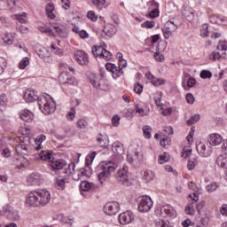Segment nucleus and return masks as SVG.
<instances>
[{
    "label": "nucleus",
    "mask_w": 227,
    "mask_h": 227,
    "mask_svg": "<svg viewBox=\"0 0 227 227\" xmlns=\"http://www.w3.org/2000/svg\"><path fill=\"white\" fill-rule=\"evenodd\" d=\"M38 157L41 160L46 162H52L54 160V153L51 151H42L38 153Z\"/></svg>",
    "instance_id": "nucleus-26"
},
{
    "label": "nucleus",
    "mask_w": 227,
    "mask_h": 227,
    "mask_svg": "<svg viewBox=\"0 0 227 227\" xmlns=\"http://www.w3.org/2000/svg\"><path fill=\"white\" fill-rule=\"evenodd\" d=\"M178 26L173 21H167L162 28L165 40H169L173 36V33H176Z\"/></svg>",
    "instance_id": "nucleus-10"
},
{
    "label": "nucleus",
    "mask_w": 227,
    "mask_h": 227,
    "mask_svg": "<svg viewBox=\"0 0 227 227\" xmlns=\"http://www.w3.org/2000/svg\"><path fill=\"white\" fill-rule=\"evenodd\" d=\"M98 169L99 171L98 180L100 184H104L106 179L109 178L116 171V165L113 161H103L98 165Z\"/></svg>",
    "instance_id": "nucleus-3"
},
{
    "label": "nucleus",
    "mask_w": 227,
    "mask_h": 227,
    "mask_svg": "<svg viewBox=\"0 0 227 227\" xmlns=\"http://www.w3.org/2000/svg\"><path fill=\"white\" fill-rule=\"evenodd\" d=\"M6 59H4V58H0V74H3V72L6 70Z\"/></svg>",
    "instance_id": "nucleus-61"
},
{
    "label": "nucleus",
    "mask_w": 227,
    "mask_h": 227,
    "mask_svg": "<svg viewBox=\"0 0 227 227\" xmlns=\"http://www.w3.org/2000/svg\"><path fill=\"white\" fill-rule=\"evenodd\" d=\"M112 150L114 153H116L117 155H123V153H125V150L123 149V145L119 141L114 142L113 144Z\"/></svg>",
    "instance_id": "nucleus-30"
},
{
    "label": "nucleus",
    "mask_w": 227,
    "mask_h": 227,
    "mask_svg": "<svg viewBox=\"0 0 227 227\" xmlns=\"http://www.w3.org/2000/svg\"><path fill=\"white\" fill-rule=\"evenodd\" d=\"M138 205V212L145 214L146 212H150L152 210V207H153V200L148 195H143L137 199Z\"/></svg>",
    "instance_id": "nucleus-6"
},
{
    "label": "nucleus",
    "mask_w": 227,
    "mask_h": 227,
    "mask_svg": "<svg viewBox=\"0 0 227 227\" xmlns=\"http://www.w3.org/2000/svg\"><path fill=\"white\" fill-rule=\"evenodd\" d=\"M38 31H40V33H44L45 35H47L48 36H54V32L52 31V28L47 27V26H39L38 27Z\"/></svg>",
    "instance_id": "nucleus-41"
},
{
    "label": "nucleus",
    "mask_w": 227,
    "mask_h": 227,
    "mask_svg": "<svg viewBox=\"0 0 227 227\" xmlns=\"http://www.w3.org/2000/svg\"><path fill=\"white\" fill-rule=\"evenodd\" d=\"M2 214L11 221H19V219H20L19 211L13 209V207H10L9 205L3 207Z\"/></svg>",
    "instance_id": "nucleus-11"
},
{
    "label": "nucleus",
    "mask_w": 227,
    "mask_h": 227,
    "mask_svg": "<svg viewBox=\"0 0 227 227\" xmlns=\"http://www.w3.org/2000/svg\"><path fill=\"white\" fill-rule=\"evenodd\" d=\"M169 153H163L162 154L159 155L158 161L160 164H166V162H169Z\"/></svg>",
    "instance_id": "nucleus-43"
},
{
    "label": "nucleus",
    "mask_w": 227,
    "mask_h": 227,
    "mask_svg": "<svg viewBox=\"0 0 227 227\" xmlns=\"http://www.w3.org/2000/svg\"><path fill=\"white\" fill-rule=\"evenodd\" d=\"M147 81H150L153 86H162L166 82V80L162 78H156L152 73L145 74Z\"/></svg>",
    "instance_id": "nucleus-24"
},
{
    "label": "nucleus",
    "mask_w": 227,
    "mask_h": 227,
    "mask_svg": "<svg viewBox=\"0 0 227 227\" xmlns=\"http://www.w3.org/2000/svg\"><path fill=\"white\" fill-rule=\"evenodd\" d=\"M23 98L26 102H36V100H40V97H38V92L33 89H27L24 91Z\"/></svg>",
    "instance_id": "nucleus-17"
},
{
    "label": "nucleus",
    "mask_w": 227,
    "mask_h": 227,
    "mask_svg": "<svg viewBox=\"0 0 227 227\" xmlns=\"http://www.w3.org/2000/svg\"><path fill=\"white\" fill-rule=\"evenodd\" d=\"M143 132L146 139H150V137H152V128L150 126H144Z\"/></svg>",
    "instance_id": "nucleus-52"
},
{
    "label": "nucleus",
    "mask_w": 227,
    "mask_h": 227,
    "mask_svg": "<svg viewBox=\"0 0 227 227\" xmlns=\"http://www.w3.org/2000/svg\"><path fill=\"white\" fill-rule=\"evenodd\" d=\"M92 187H93V184L88 181H83L80 184V189L84 192L91 191Z\"/></svg>",
    "instance_id": "nucleus-46"
},
{
    "label": "nucleus",
    "mask_w": 227,
    "mask_h": 227,
    "mask_svg": "<svg viewBox=\"0 0 227 227\" xmlns=\"http://www.w3.org/2000/svg\"><path fill=\"white\" fill-rule=\"evenodd\" d=\"M142 178L144 182L148 184V182H152V180L155 178V172L152 170H145L142 173Z\"/></svg>",
    "instance_id": "nucleus-34"
},
{
    "label": "nucleus",
    "mask_w": 227,
    "mask_h": 227,
    "mask_svg": "<svg viewBox=\"0 0 227 227\" xmlns=\"http://www.w3.org/2000/svg\"><path fill=\"white\" fill-rule=\"evenodd\" d=\"M38 104L39 109L43 114H52L56 111V103L49 95L41 96Z\"/></svg>",
    "instance_id": "nucleus-4"
},
{
    "label": "nucleus",
    "mask_w": 227,
    "mask_h": 227,
    "mask_svg": "<svg viewBox=\"0 0 227 227\" xmlns=\"http://www.w3.org/2000/svg\"><path fill=\"white\" fill-rule=\"evenodd\" d=\"M87 17L88 19H90V20H92V22H97V20H98V16H97V14H95V12L93 11H89L87 12Z\"/></svg>",
    "instance_id": "nucleus-60"
},
{
    "label": "nucleus",
    "mask_w": 227,
    "mask_h": 227,
    "mask_svg": "<svg viewBox=\"0 0 227 227\" xmlns=\"http://www.w3.org/2000/svg\"><path fill=\"white\" fill-rule=\"evenodd\" d=\"M56 220L59 221V223H61L65 226H72V224H74V218L64 217V218H56Z\"/></svg>",
    "instance_id": "nucleus-45"
},
{
    "label": "nucleus",
    "mask_w": 227,
    "mask_h": 227,
    "mask_svg": "<svg viewBox=\"0 0 227 227\" xmlns=\"http://www.w3.org/2000/svg\"><path fill=\"white\" fill-rule=\"evenodd\" d=\"M127 159L129 164H134V162H138L139 164H141V162H143V154L139 153H135V157H132V155L128 154Z\"/></svg>",
    "instance_id": "nucleus-32"
},
{
    "label": "nucleus",
    "mask_w": 227,
    "mask_h": 227,
    "mask_svg": "<svg viewBox=\"0 0 227 227\" xmlns=\"http://www.w3.org/2000/svg\"><path fill=\"white\" fill-rule=\"evenodd\" d=\"M184 212L187 214V215H194L196 212L194 210V202L188 204L184 208Z\"/></svg>",
    "instance_id": "nucleus-48"
},
{
    "label": "nucleus",
    "mask_w": 227,
    "mask_h": 227,
    "mask_svg": "<svg viewBox=\"0 0 227 227\" xmlns=\"http://www.w3.org/2000/svg\"><path fill=\"white\" fill-rule=\"evenodd\" d=\"M200 121V114H194L188 121H186V125H194Z\"/></svg>",
    "instance_id": "nucleus-51"
},
{
    "label": "nucleus",
    "mask_w": 227,
    "mask_h": 227,
    "mask_svg": "<svg viewBox=\"0 0 227 227\" xmlns=\"http://www.w3.org/2000/svg\"><path fill=\"white\" fill-rule=\"evenodd\" d=\"M200 79H211L212 72L208 70H202L200 74Z\"/></svg>",
    "instance_id": "nucleus-56"
},
{
    "label": "nucleus",
    "mask_w": 227,
    "mask_h": 227,
    "mask_svg": "<svg viewBox=\"0 0 227 227\" xmlns=\"http://www.w3.org/2000/svg\"><path fill=\"white\" fill-rule=\"evenodd\" d=\"M92 54L95 58L105 59V61H111L113 59V54L100 45H94L92 47Z\"/></svg>",
    "instance_id": "nucleus-7"
},
{
    "label": "nucleus",
    "mask_w": 227,
    "mask_h": 227,
    "mask_svg": "<svg viewBox=\"0 0 227 227\" xmlns=\"http://www.w3.org/2000/svg\"><path fill=\"white\" fill-rule=\"evenodd\" d=\"M209 21L212 24H223V26H227V18L224 16H217L213 14L209 17Z\"/></svg>",
    "instance_id": "nucleus-27"
},
{
    "label": "nucleus",
    "mask_w": 227,
    "mask_h": 227,
    "mask_svg": "<svg viewBox=\"0 0 227 227\" xmlns=\"http://www.w3.org/2000/svg\"><path fill=\"white\" fill-rule=\"evenodd\" d=\"M50 165L53 169H63L67 166V162L63 160H53L50 162Z\"/></svg>",
    "instance_id": "nucleus-35"
},
{
    "label": "nucleus",
    "mask_w": 227,
    "mask_h": 227,
    "mask_svg": "<svg viewBox=\"0 0 227 227\" xmlns=\"http://www.w3.org/2000/svg\"><path fill=\"white\" fill-rule=\"evenodd\" d=\"M221 151L227 154V138L223 139L221 145Z\"/></svg>",
    "instance_id": "nucleus-64"
},
{
    "label": "nucleus",
    "mask_w": 227,
    "mask_h": 227,
    "mask_svg": "<svg viewBox=\"0 0 227 227\" xmlns=\"http://www.w3.org/2000/svg\"><path fill=\"white\" fill-rule=\"evenodd\" d=\"M29 65V58L24 57L19 63V69L24 70Z\"/></svg>",
    "instance_id": "nucleus-49"
},
{
    "label": "nucleus",
    "mask_w": 227,
    "mask_h": 227,
    "mask_svg": "<svg viewBox=\"0 0 227 227\" xmlns=\"http://www.w3.org/2000/svg\"><path fill=\"white\" fill-rule=\"evenodd\" d=\"M136 113L139 114V116H148L150 114V108L148 106H141V105L135 106Z\"/></svg>",
    "instance_id": "nucleus-31"
},
{
    "label": "nucleus",
    "mask_w": 227,
    "mask_h": 227,
    "mask_svg": "<svg viewBox=\"0 0 227 227\" xmlns=\"http://www.w3.org/2000/svg\"><path fill=\"white\" fill-rule=\"evenodd\" d=\"M216 165L218 168H222L223 169H227V154H220L216 159Z\"/></svg>",
    "instance_id": "nucleus-29"
},
{
    "label": "nucleus",
    "mask_w": 227,
    "mask_h": 227,
    "mask_svg": "<svg viewBox=\"0 0 227 227\" xmlns=\"http://www.w3.org/2000/svg\"><path fill=\"white\" fill-rule=\"evenodd\" d=\"M224 139L218 133H212L208 136L207 141L211 146H219Z\"/></svg>",
    "instance_id": "nucleus-20"
},
{
    "label": "nucleus",
    "mask_w": 227,
    "mask_h": 227,
    "mask_svg": "<svg viewBox=\"0 0 227 227\" xmlns=\"http://www.w3.org/2000/svg\"><path fill=\"white\" fill-rule=\"evenodd\" d=\"M59 81L61 84H71L72 86H77L79 82L75 77L72 76L68 72H63L59 75Z\"/></svg>",
    "instance_id": "nucleus-12"
},
{
    "label": "nucleus",
    "mask_w": 227,
    "mask_h": 227,
    "mask_svg": "<svg viewBox=\"0 0 227 227\" xmlns=\"http://www.w3.org/2000/svg\"><path fill=\"white\" fill-rule=\"evenodd\" d=\"M112 75L114 77V79H118V77H121V75H123V69H121V67H118L115 66V67H114V70L112 71Z\"/></svg>",
    "instance_id": "nucleus-44"
},
{
    "label": "nucleus",
    "mask_w": 227,
    "mask_h": 227,
    "mask_svg": "<svg viewBox=\"0 0 227 227\" xmlns=\"http://www.w3.org/2000/svg\"><path fill=\"white\" fill-rule=\"evenodd\" d=\"M45 12H46L48 19H51V20L56 19V15L54 14V4L49 3L45 6Z\"/></svg>",
    "instance_id": "nucleus-36"
},
{
    "label": "nucleus",
    "mask_w": 227,
    "mask_h": 227,
    "mask_svg": "<svg viewBox=\"0 0 227 227\" xmlns=\"http://www.w3.org/2000/svg\"><path fill=\"white\" fill-rule=\"evenodd\" d=\"M47 139V137L45 135H39L35 139V150L38 152V150H42L43 146L42 145V143Z\"/></svg>",
    "instance_id": "nucleus-37"
},
{
    "label": "nucleus",
    "mask_w": 227,
    "mask_h": 227,
    "mask_svg": "<svg viewBox=\"0 0 227 227\" xmlns=\"http://www.w3.org/2000/svg\"><path fill=\"white\" fill-rule=\"evenodd\" d=\"M65 175L71 176L73 180H80V176L77 174V169H75V163H70L67 168L65 169Z\"/></svg>",
    "instance_id": "nucleus-19"
},
{
    "label": "nucleus",
    "mask_w": 227,
    "mask_h": 227,
    "mask_svg": "<svg viewBox=\"0 0 227 227\" xmlns=\"http://www.w3.org/2000/svg\"><path fill=\"white\" fill-rule=\"evenodd\" d=\"M65 185H67V177L63 176H58L54 179V186L58 191H65Z\"/></svg>",
    "instance_id": "nucleus-23"
},
{
    "label": "nucleus",
    "mask_w": 227,
    "mask_h": 227,
    "mask_svg": "<svg viewBox=\"0 0 227 227\" xmlns=\"http://www.w3.org/2000/svg\"><path fill=\"white\" fill-rule=\"evenodd\" d=\"M142 27H146L147 29H152L153 27H155V21H145L142 23Z\"/></svg>",
    "instance_id": "nucleus-62"
},
{
    "label": "nucleus",
    "mask_w": 227,
    "mask_h": 227,
    "mask_svg": "<svg viewBox=\"0 0 227 227\" xmlns=\"http://www.w3.org/2000/svg\"><path fill=\"white\" fill-rule=\"evenodd\" d=\"M196 164H198V160L196 158L190 160L187 164V169H189V171H192V169L196 168Z\"/></svg>",
    "instance_id": "nucleus-59"
},
{
    "label": "nucleus",
    "mask_w": 227,
    "mask_h": 227,
    "mask_svg": "<svg viewBox=\"0 0 227 227\" xmlns=\"http://www.w3.org/2000/svg\"><path fill=\"white\" fill-rule=\"evenodd\" d=\"M223 58V55L219 51H212L209 54V59H212L213 61H217V59H221Z\"/></svg>",
    "instance_id": "nucleus-54"
},
{
    "label": "nucleus",
    "mask_w": 227,
    "mask_h": 227,
    "mask_svg": "<svg viewBox=\"0 0 227 227\" xmlns=\"http://www.w3.org/2000/svg\"><path fill=\"white\" fill-rule=\"evenodd\" d=\"M36 53L39 56V58H41V59H43L46 62L51 61V51L47 50L45 47L41 46L37 50Z\"/></svg>",
    "instance_id": "nucleus-25"
},
{
    "label": "nucleus",
    "mask_w": 227,
    "mask_h": 227,
    "mask_svg": "<svg viewBox=\"0 0 227 227\" xmlns=\"http://www.w3.org/2000/svg\"><path fill=\"white\" fill-rule=\"evenodd\" d=\"M66 118L68 120V121H74V118H75V108H71L66 115Z\"/></svg>",
    "instance_id": "nucleus-58"
},
{
    "label": "nucleus",
    "mask_w": 227,
    "mask_h": 227,
    "mask_svg": "<svg viewBox=\"0 0 227 227\" xmlns=\"http://www.w3.org/2000/svg\"><path fill=\"white\" fill-rule=\"evenodd\" d=\"M194 128H192L188 136L186 137L187 144L184 145L182 153V157H184V159H187L188 155H191L192 152V148L191 147V145L194 143Z\"/></svg>",
    "instance_id": "nucleus-9"
},
{
    "label": "nucleus",
    "mask_w": 227,
    "mask_h": 227,
    "mask_svg": "<svg viewBox=\"0 0 227 227\" xmlns=\"http://www.w3.org/2000/svg\"><path fill=\"white\" fill-rule=\"evenodd\" d=\"M135 218L134 213L130 210L124 211L118 215L120 224L125 226L126 224H130L132 220Z\"/></svg>",
    "instance_id": "nucleus-15"
},
{
    "label": "nucleus",
    "mask_w": 227,
    "mask_h": 227,
    "mask_svg": "<svg viewBox=\"0 0 227 227\" xmlns=\"http://www.w3.org/2000/svg\"><path fill=\"white\" fill-rule=\"evenodd\" d=\"M217 51H220L222 53L223 58H227V43L226 41H219L217 46Z\"/></svg>",
    "instance_id": "nucleus-38"
},
{
    "label": "nucleus",
    "mask_w": 227,
    "mask_h": 227,
    "mask_svg": "<svg viewBox=\"0 0 227 227\" xmlns=\"http://www.w3.org/2000/svg\"><path fill=\"white\" fill-rule=\"evenodd\" d=\"M103 212L106 215H116L120 212V203L118 202H108L103 207Z\"/></svg>",
    "instance_id": "nucleus-14"
},
{
    "label": "nucleus",
    "mask_w": 227,
    "mask_h": 227,
    "mask_svg": "<svg viewBox=\"0 0 227 227\" xmlns=\"http://www.w3.org/2000/svg\"><path fill=\"white\" fill-rule=\"evenodd\" d=\"M90 82L94 88H98L100 86L98 76L95 74L90 76Z\"/></svg>",
    "instance_id": "nucleus-47"
},
{
    "label": "nucleus",
    "mask_w": 227,
    "mask_h": 227,
    "mask_svg": "<svg viewBox=\"0 0 227 227\" xmlns=\"http://www.w3.org/2000/svg\"><path fill=\"white\" fill-rule=\"evenodd\" d=\"M98 142L99 143L100 146L106 148L109 145V137L106 135H100L98 137Z\"/></svg>",
    "instance_id": "nucleus-39"
},
{
    "label": "nucleus",
    "mask_w": 227,
    "mask_h": 227,
    "mask_svg": "<svg viewBox=\"0 0 227 227\" xmlns=\"http://www.w3.org/2000/svg\"><path fill=\"white\" fill-rule=\"evenodd\" d=\"M43 181V176L40 173H32L27 177L28 185H42Z\"/></svg>",
    "instance_id": "nucleus-16"
},
{
    "label": "nucleus",
    "mask_w": 227,
    "mask_h": 227,
    "mask_svg": "<svg viewBox=\"0 0 227 227\" xmlns=\"http://www.w3.org/2000/svg\"><path fill=\"white\" fill-rule=\"evenodd\" d=\"M95 157H97V152H92L90 154H88L85 158V163L87 168H90L91 164H93V160H95Z\"/></svg>",
    "instance_id": "nucleus-42"
},
{
    "label": "nucleus",
    "mask_w": 227,
    "mask_h": 227,
    "mask_svg": "<svg viewBox=\"0 0 227 227\" xmlns=\"http://www.w3.org/2000/svg\"><path fill=\"white\" fill-rule=\"evenodd\" d=\"M74 58L78 65H82V67H85L90 63V58L88 57V53L84 51H77L74 53Z\"/></svg>",
    "instance_id": "nucleus-18"
},
{
    "label": "nucleus",
    "mask_w": 227,
    "mask_h": 227,
    "mask_svg": "<svg viewBox=\"0 0 227 227\" xmlns=\"http://www.w3.org/2000/svg\"><path fill=\"white\" fill-rule=\"evenodd\" d=\"M16 141L20 144L15 147L18 155V157H16L15 164L17 168H26V166H27V159L26 156L29 153L27 145L31 143V138H29V137H18Z\"/></svg>",
    "instance_id": "nucleus-2"
},
{
    "label": "nucleus",
    "mask_w": 227,
    "mask_h": 227,
    "mask_svg": "<svg viewBox=\"0 0 227 227\" xmlns=\"http://www.w3.org/2000/svg\"><path fill=\"white\" fill-rule=\"evenodd\" d=\"M76 175H79L80 180H81V176H87L90 177L91 176V168H90V167H87V168H80L79 170H77Z\"/></svg>",
    "instance_id": "nucleus-40"
},
{
    "label": "nucleus",
    "mask_w": 227,
    "mask_h": 227,
    "mask_svg": "<svg viewBox=\"0 0 227 227\" xmlns=\"http://www.w3.org/2000/svg\"><path fill=\"white\" fill-rule=\"evenodd\" d=\"M51 203V192L46 189H38L29 192L26 195V204L27 207H45Z\"/></svg>",
    "instance_id": "nucleus-1"
},
{
    "label": "nucleus",
    "mask_w": 227,
    "mask_h": 227,
    "mask_svg": "<svg viewBox=\"0 0 227 227\" xmlns=\"http://www.w3.org/2000/svg\"><path fill=\"white\" fill-rule=\"evenodd\" d=\"M155 227H173L168 221L160 220L155 223Z\"/></svg>",
    "instance_id": "nucleus-53"
},
{
    "label": "nucleus",
    "mask_w": 227,
    "mask_h": 227,
    "mask_svg": "<svg viewBox=\"0 0 227 227\" xmlns=\"http://www.w3.org/2000/svg\"><path fill=\"white\" fill-rule=\"evenodd\" d=\"M134 91L135 93H137V95H141V93H143V85L139 83H135Z\"/></svg>",
    "instance_id": "nucleus-63"
},
{
    "label": "nucleus",
    "mask_w": 227,
    "mask_h": 227,
    "mask_svg": "<svg viewBox=\"0 0 227 227\" xmlns=\"http://www.w3.org/2000/svg\"><path fill=\"white\" fill-rule=\"evenodd\" d=\"M103 32L107 38H113L116 35V27L113 24H107L105 26Z\"/></svg>",
    "instance_id": "nucleus-28"
},
{
    "label": "nucleus",
    "mask_w": 227,
    "mask_h": 227,
    "mask_svg": "<svg viewBox=\"0 0 227 227\" xmlns=\"http://www.w3.org/2000/svg\"><path fill=\"white\" fill-rule=\"evenodd\" d=\"M3 41L4 42V43H6L7 45H13V37L12 36V35L10 34H6L4 38Z\"/></svg>",
    "instance_id": "nucleus-57"
},
{
    "label": "nucleus",
    "mask_w": 227,
    "mask_h": 227,
    "mask_svg": "<svg viewBox=\"0 0 227 227\" xmlns=\"http://www.w3.org/2000/svg\"><path fill=\"white\" fill-rule=\"evenodd\" d=\"M196 149L200 157H210L212 155V147L207 143L200 142L197 144Z\"/></svg>",
    "instance_id": "nucleus-13"
},
{
    "label": "nucleus",
    "mask_w": 227,
    "mask_h": 227,
    "mask_svg": "<svg viewBox=\"0 0 227 227\" xmlns=\"http://www.w3.org/2000/svg\"><path fill=\"white\" fill-rule=\"evenodd\" d=\"M216 189H219V185L216 184V183H212V184H209L206 186V190L208 192H215V190Z\"/></svg>",
    "instance_id": "nucleus-55"
},
{
    "label": "nucleus",
    "mask_w": 227,
    "mask_h": 227,
    "mask_svg": "<svg viewBox=\"0 0 227 227\" xmlns=\"http://www.w3.org/2000/svg\"><path fill=\"white\" fill-rule=\"evenodd\" d=\"M52 26L57 35H59L60 38H67V36H68V30L67 29V27H65L64 25H59L58 23H54Z\"/></svg>",
    "instance_id": "nucleus-22"
},
{
    "label": "nucleus",
    "mask_w": 227,
    "mask_h": 227,
    "mask_svg": "<svg viewBox=\"0 0 227 227\" xmlns=\"http://www.w3.org/2000/svg\"><path fill=\"white\" fill-rule=\"evenodd\" d=\"M157 217L161 219H175L176 217V210L169 204H160L155 208Z\"/></svg>",
    "instance_id": "nucleus-5"
},
{
    "label": "nucleus",
    "mask_w": 227,
    "mask_h": 227,
    "mask_svg": "<svg viewBox=\"0 0 227 227\" xmlns=\"http://www.w3.org/2000/svg\"><path fill=\"white\" fill-rule=\"evenodd\" d=\"M208 35V24H203L200 29V36H202V38H207Z\"/></svg>",
    "instance_id": "nucleus-50"
},
{
    "label": "nucleus",
    "mask_w": 227,
    "mask_h": 227,
    "mask_svg": "<svg viewBox=\"0 0 227 227\" xmlns=\"http://www.w3.org/2000/svg\"><path fill=\"white\" fill-rule=\"evenodd\" d=\"M118 179L122 185H125L126 187L130 186L132 178H130V175L129 174V167L123 166L122 168L118 170Z\"/></svg>",
    "instance_id": "nucleus-8"
},
{
    "label": "nucleus",
    "mask_w": 227,
    "mask_h": 227,
    "mask_svg": "<svg viewBox=\"0 0 227 227\" xmlns=\"http://www.w3.org/2000/svg\"><path fill=\"white\" fill-rule=\"evenodd\" d=\"M19 116L22 121H26L27 123H31V121H33L35 119V114H33V112L27 109L21 110Z\"/></svg>",
    "instance_id": "nucleus-21"
},
{
    "label": "nucleus",
    "mask_w": 227,
    "mask_h": 227,
    "mask_svg": "<svg viewBox=\"0 0 227 227\" xmlns=\"http://www.w3.org/2000/svg\"><path fill=\"white\" fill-rule=\"evenodd\" d=\"M12 19L14 20H18V22H20V24H27V13H26V12L14 14V15H12Z\"/></svg>",
    "instance_id": "nucleus-33"
}]
</instances>
